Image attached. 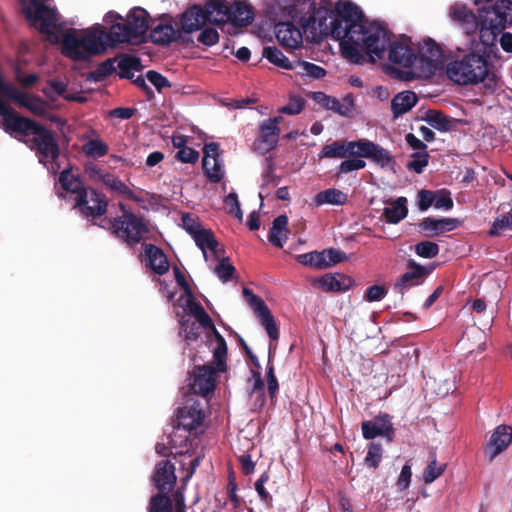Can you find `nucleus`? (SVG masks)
Here are the masks:
<instances>
[{"label": "nucleus", "instance_id": "1", "mask_svg": "<svg viewBox=\"0 0 512 512\" xmlns=\"http://www.w3.org/2000/svg\"><path fill=\"white\" fill-rule=\"evenodd\" d=\"M149 18L145 9L134 7L127 14L126 22L112 24L109 31L101 24H95L83 32L68 29L62 35L61 53L73 61H87L103 54L108 46L138 44L149 29Z\"/></svg>", "mask_w": 512, "mask_h": 512}, {"label": "nucleus", "instance_id": "2", "mask_svg": "<svg viewBox=\"0 0 512 512\" xmlns=\"http://www.w3.org/2000/svg\"><path fill=\"white\" fill-rule=\"evenodd\" d=\"M392 33L378 22H366L349 40L340 42L343 57L354 64H362L366 56L371 63L383 60L391 42Z\"/></svg>", "mask_w": 512, "mask_h": 512}, {"label": "nucleus", "instance_id": "3", "mask_svg": "<svg viewBox=\"0 0 512 512\" xmlns=\"http://www.w3.org/2000/svg\"><path fill=\"white\" fill-rule=\"evenodd\" d=\"M446 75L449 80L460 86L481 83L489 93H493L498 85L493 64L485 51H469L452 59L446 65Z\"/></svg>", "mask_w": 512, "mask_h": 512}, {"label": "nucleus", "instance_id": "4", "mask_svg": "<svg viewBox=\"0 0 512 512\" xmlns=\"http://www.w3.org/2000/svg\"><path fill=\"white\" fill-rule=\"evenodd\" d=\"M367 22L361 9L349 0H339L334 6L332 19V38L349 40Z\"/></svg>", "mask_w": 512, "mask_h": 512}, {"label": "nucleus", "instance_id": "5", "mask_svg": "<svg viewBox=\"0 0 512 512\" xmlns=\"http://www.w3.org/2000/svg\"><path fill=\"white\" fill-rule=\"evenodd\" d=\"M311 14L302 23V28L307 37L313 42H319L324 36H332V19L334 18V6L331 0H321L319 7L310 3Z\"/></svg>", "mask_w": 512, "mask_h": 512}, {"label": "nucleus", "instance_id": "6", "mask_svg": "<svg viewBox=\"0 0 512 512\" xmlns=\"http://www.w3.org/2000/svg\"><path fill=\"white\" fill-rule=\"evenodd\" d=\"M110 224L113 235L130 247L139 244L149 232L143 218L130 211H124V215L114 218Z\"/></svg>", "mask_w": 512, "mask_h": 512}, {"label": "nucleus", "instance_id": "7", "mask_svg": "<svg viewBox=\"0 0 512 512\" xmlns=\"http://www.w3.org/2000/svg\"><path fill=\"white\" fill-rule=\"evenodd\" d=\"M49 0H21L23 13L30 24L38 28L39 32L53 35L52 29L56 28L58 12L45 3Z\"/></svg>", "mask_w": 512, "mask_h": 512}, {"label": "nucleus", "instance_id": "8", "mask_svg": "<svg viewBox=\"0 0 512 512\" xmlns=\"http://www.w3.org/2000/svg\"><path fill=\"white\" fill-rule=\"evenodd\" d=\"M416 56L417 64L423 68L422 72L425 75L434 74L443 66L442 48L431 38L423 42Z\"/></svg>", "mask_w": 512, "mask_h": 512}, {"label": "nucleus", "instance_id": "9", "mask_svg": "<svg viewBox=\"0 0 512 512\" xmlns=\"http://www.w3.org/2000/svg\"><path fill=\"white\" fill-rule=\"evenodd\" d=\"M119 77L122 79L132 80L133 84L140 88L151 99L154 96L153 90L147 85L143 76L134 79L133 71L140 72L144 66L139 57L131 54H122L118 61Z\"/></svg>", "mask_w": 512, "mask_h": 512}, {"label": "nucleus", "instance_id": "10", "mask_svg": "<svg viewBox=\"0 0 512 512\" xmlns=\"http://www.w3.org/2000/svg\"><path fill=\"white\" fill-rule=\"evenodd\" d=\"M407 267L408 271L402 274L393 285V290L399 294L401 298L404 297L409 289L423 283L433 270L432 266H423L416 263L414 260H409Z\"/></svg>", "mask_w": 512, "mask_h": 512}, {"label": "nucleus", "instance_id": "11", "mask_svg": "<svg viewBox=\"0 0 512 512\" xmlns=\"http://www.w3.org/2000/svg\"><path fill=\"white\" fill-rule=\"evenodd\" d=\"M282 121V116H276L264 120L259 125V135L255 145H258V149H261L263 153L269 152L276 147L281 132L279 124Z\"/></svg>", "mask_w": 512, "mask_h": 512}, {"label": "nucleus", "instance_id": "12", "mask_svg": "<svg viewBox=\"0 0 512 512\" xmlns=\"http://www.w3.org/2000/svg\"><path fill=\"white\" fill-rule=\"evenodd\" d=\"M361 429L363 437L367 440L382 436L391 442L395 433L391 417L386 413L377 415L372 421H363L361 423Z\"/></svg>", "mask_w": 512, "mask_h": 512}, {"label": "nucleus", "instance_id": "13", "mask_svg": "<svg viewBox=\"0 0 512 512\" xmlns=\"http://www.w3.org/2000/svg\"><path fill=\"white\" fill-rule=\"evenodd\" d=\"M217 372L213 365L196 366L193 371V382L191 383L193 393L204 397L212 393L216 386Z\"/></svg>", "mask_w": 512, "mask_h": 512}, {"label": "nucleus", "instance_id": "14", "mask_svg": "<svg viewBox=\"0 0 512 512\" xmlns=\"http://www.w3.org/2000/svg\"><path fill=\"white\" fill-rule=\"evenodd\" d=\"M152 481L158 491L171 492L177 482L175 466L169 460H161L155 466Z\"/></svg>", "mask_w": 512, "mask_h": 512}, {"label": "nucleus", "instance_id": "15", "mask_svg": "<svg viewBox=\"0 0 512 512\" xmlns=\"http://www.w3.org/2000/svg\"><path fill=\"white\" fill-rule=\"evenodd\" d=\"M275 34L280 45L288 51L299 48L303 41L301 30L289 21L275 23Z\"/></svg>", "mask_w": 512, "mask_h": 512}, {"label": "nucleus", "instance_id": "16", "mask_svg": "<svg viewBox=\"0 0 512 512\" xmlns=\"http://www.w3.org/2000/svg\"><path fill=\"white\" fill-rule=\"evenodd\" d=\"M207 23V14L201 5L188 7L179 17V30L182 35L200 30Z\"/></svg>", "mask_w": 512, "mask_h": 512}, {"label": "nucleus", "instance_id": "17", "mask_svg": "<svg viewBox=\"0 0 512 512\" xmlns=\"http://www.w3.org/2000/svg\"><path fill=\"white\" fill-rule=\"evenodd\" d=\"M511 442L512 428L507 425H499L496 427L485 447V453L488 456V461L492 462L494 458L502 453Z\"/></svg>", "mask_w": 512, "mask_h": 512}, {"label": "nucleus", "instance_id": "18", "mask_svg": "<svg viewBox=\"0 0 512 512\" xmlns=\"http://www.w3.org/2000/svg\"><path fill=\"white\" fill-rule=\"evenodd\" d=\"M58 182L64 191L76 194V205L85 203L84 200L87 196L88 189L84 186L80 176L72 173L71 167L65 168L60 172Z\"/></svg>", "mask_w": 512, "mask_h": 512}, {"label": "nucleus", "instance_id": "19", "mask_svg": "<svg viewBox=\"0 0 512 512\" xmlns=\"http://www.w3.org/2000/svg\"><path fill=\"white\" fill-rule=\"evenodd\" d=\"M483 10L485 15L496 23L494 27L505 30L508 26H512L511 0H496L490 7Z\"/></svg>", "mask_w": 512, "mask_h": 512}, {"label": "nucleus", "instance_id": "20", "mask_svg": "<svg viewBox=\"0 0 512 512\" xmlns=\"http://www.w3.org/2000/svg\"><path fill=\"white\" fill-rule=\"evenodd\" d=\"M265 13L271 21L277 23L288 18L295 19L298 10L293 0H269L266 3Z\"/></svg>", "mask_w": 512, "mask_h": 512}, {"label": "nucleus", "instance_id": "21", "mask_svg": "<svg viewBox=\"0 0 512 512\" xmlns=\"http://www.w3.org/2000/svg\"><path fill=\"white\" fill-rule=\"evenodd\" d=\"M388 47V59L392 63L401 65L405 68L417 66V56L407 43L391 41Z\"/></svg>", "mask_w": 512, "mask_h": 512}, {"label": "nucleus", "instance_id": "22", "mask_svg": "<svg viewBox=\"0 0 512 512\" xmlns=\"http://www.w3.org/2000/svg\"><path fill=\"white\" fill-rule=\"evenodd\" d=\"M85 203L76 205L80 212L86 217H99L107 212L108 202L104 194L97 192L95 189H90L87 192Z\"/></svg>", "mask_w": 512, "mask_h": 512}, {"label": "nucleus", "instance_id": "23", "mask_svg": "<svg viewBox=\"0 0 512 512\" xmlns=\"http://www.w3.org/2000/svg\"><path fill=\"white\" fill-rule=\"evenodd\" d=\"M314 283L324 292H345L353 286L354 280L342 273H327Z\"/></svg>", "mask_w": 512, "mask_h": 512}, {"label": "nucleus", "instance_id": "24", "mask_svg": "<svg viewBox=\"0 0 512 512\" xmlns=\"http://www.w3.org/2000/svg\"><path fill=\"white\" fill-rule=\"evenodd\" d=\"M151 41L160 46H168L172 42H186L182 31L175 29L172 24L159 23L150 31Z\"/></svg>", "mask_w": 512, "mask_h": 512}, {"label": "nucleus", "instance_id": "25", "mask_svg": "<svg viewBox=\"0 0 512 512\" xmlns=\"http://www.w3.org/2000/svg\"><path fill=\"white\" fill-rule=\"evenodd\" d=\"M144 255L147 266L157 275H164L169 271V262L167 256L161 248L148 243L143 244Z\"/></svg>", "mask_w": 512, "mask_h": 512}, {"label": "nucleus", "instance_id": "26", "mask_svg": "<svg viewBox=\"0 0 512 512\" xmlns=\"http://www.w3.org/2000/svg\"><path fill=\"white\" fill-rule=\"evenodd\" d=\"M460 224L461 221L457 218L436 219L433 217H426L419 223V227L427 233V236H435L443 232L452 231L459 227Z\"/></svg>", "mask_w": 512, "mask_h": 512}, {"label": "nucleus", "instance_id": "27", "mask_svg": "<svg viewBox=\"0 0 512 512\" xmlns=\"http://www.w3.org/2000/svg\"><path fill=\"white\" fill-rule=\"evenodd\" d=\"M207 14V22L223 25L228 23L230 15V6L226 0H208L203 7Z\"/></svg>", "mask_w": 512, "mask_h": 512}, {"label": "nucleus", "instance_id": "28", "mask_svg": "<svg viewBox=\"0 0 512 512\" xmlns=\"http://www.w3.org/2000/svg\"><path fill=\"white\" fill-rule=\"evenodd\" d=\"M229 21L236 27H246L254 20L253 7L246 1H235L230 6Z\"/></svg>", "mask_w": 512, "mask_h": 512}, {"label": "nucleus", "instance_id": "29", "mask_svg": "<svg viewBox=\"0 0 512 512\" xmlns=\"http://www.w3.org/2000/svg\"><path fill=\"white\" fill-rule=\"evenodd\" d=\"M418 98L413 91H403L396 94L391 101V111L394 119L410 111L416 104Z\"/></svg>", "mask_w": 512, "mask_h": 512}, {"label": "nucleus", "instance_id": "30", "mask_svg": "<svg viewBox=\"0 0 512 512\" xmlns=\"http://www.w3.org/2000/svg\"><path fill=\"white\" fill-rule=\"evenodd\" d=\"M187 296L185 310L195 317L197 322L206 330L214 329L215 325L211 317L207 314L203 306L195 301L193 292L185 294Z\"/></svg>", "mask_w": 512, "mask_h": 512}, {"label": "nucleus", "instance_id": "31", "mask_svg": "<svg viewBox=\"0 0 512 512\" xmlns=\"http://www.w3.org/2000/svg\"><path fill=\"white\" fill-rule=\"evenodd\" d=\"M253 312L258 318L260 324L265 328L270 341H277L279 339V329L267 304L264 303L253 310Z\"/></svg>", "mask_w": 512, "mask_h": 512}, {"label": "nucleus", "instance_id": "32", "mask_svg": "<svg viewBox=\"0 0 512 512\" xmlns=\"http://www.w3.org/2000/svg\"><path fill=\"white\" fill-rule=\"evenodd\" d=\"M212 332L216 347L213 350V362H214V368L217 369L218 372H225L227 369V343L225 338L219 333V331L214 327V329H210Z\"/></svg>", "mask_w": 512, "mask_h": 512}, {"label": "nucleus", "instance_id": "33", "mask_svg": "<svg viewBox=\"0 0 512 512\" xmlns=\"http://www.w3.org/2000/svg\"><path fill=\"white\" fill-rule=\"evenodd\" d=\"M170 492L158 491L155 495H152L147 511L148 512H175V501L173 495H169ZM174 494V492L172 493Z\"/></svg>", "mask_w": 512, "mask_h": 512}, {"label": "nucleus", "instance_id": "34", "mask_svg": "<svg viewBox=\"0 0 512 512\" xmlns=\"http://www.w3.org/2000/svg\"><path fill=\"white\" fill-rule=\"evenodd\" d=\"M426 122L434 129L440 132L451 131L455 124L456 119L445 115L439 110H428L425 117Z\"/></svg>", "mask_w": 512, "mask_h": 512}, {"label": "nucleus", "instance_id": "35", "mask_svg": "<svg viewBox=\"0 0 512 512\" xmlns=\"http://www.w3.org/2000/svg\"><path fill=\"white\" fill-rule=\"evenodd\" d=\"M408 214L407 199L405 197L397 198L390 207L383 210V217L387 223L397 224Z\"/></svg>", "mask_w": 512, "mask_h": 512}, {"label": "nucleus", "instance_id": "36", "mask_svg": "<svg viewBox=\"0 0 512 512\" xmlns=\"http://www.w3.org/2000/svg\"><path fill=\"white\" fill-rule=\"evenodd\" d=\"M347 195L339 189L329 188L317 193L313 198L315 206L324 204L343 205L347 202Z\"/></svg>", "mask_w": 512, "mask_h": 512}, {"label": "nucleus", "instance_id": "37", "mask_svg": "<svg viewBox=\"0 0 512 512\" xmlns=\"http://www.w3.org/2000/svg\"><path fill=\"white\" fill-rule=\"evenodd\" d=\"M192 238L195 241L198 248L202 250L205 257L207 249L217 254V248L219 243L215 238L214 233L210 229L202 228Z\"/></svg>", "mask_w": 512, "mask_h": 512}, {"label": "nucleus", "instance_id": "38", "mask_svg": "<svg viewBox=\"0 0 512 512\" xmlns=\"http://www.w3.org/2000/svg\"><path fill=\"white\" fill-rule=\"evenodd\" d=\"M262 56L275 66L288 70L294 69V64L276 46H265Z\"/></svg>", "mask_w": 512, "mask_h": 512}, {"label": "nucleus", "instance_id": "39", "mask_svg": "<svg viewBox=\"0 0 512 512\" xmlns=\"http://www.w3.org/2000/svg\"><path fill=\"white\" fill-rule=\"evenodd\" d=\"M495 25L496 23H494V21H492L488 16H482V24L478 31L480 41L483 44L489 45L490 43H493L494 40L497 38L498 34H500L504 30L494 27Z\"/></svg>", "mask_w": 512, "mask_h": 512}, {"label": "nucleus", "instance_id": "40", "mask_svg": "<svg viewBox=\"0 0 512 512\" xmlns=\"http://www.w3.org/2000/svg\"><path fill=\"white\" fill-rule=\"evenodd\" d=\"M348 141L337 140L323 146L319 153L320 158H347L349 157Z\"/></svg>", "mask_w": 512, "mask_h": 512}, {"label": "nucleus", "instance_id": "41", "mask_svg": "<svg viewBox=\"0 0 512 512\" xmlns=\"http://www.w3.org/2000/svg\"><path fill=\"white\" fill-rule=\"evenodd\" d=\"M369 159L380 165L382 168L387 167L394 170L396 165V161L391 153L376 143L373 144Z\"/></svg>", "mask_w": 512, "mask_h": 512}, {"label": "nucleus", "instance_id": "42", "mask_svg": "<svg viewBox=\"0 0 512 512\" xmlns=\"http://www.w3.org/2000/svg\"><path fill=\"white\" fill-rule=\"evenodd\" d=\"M116 59L117 58H108L107 60L101 62L94 71L89 72L87 79L95 82H101L105 80L108 76L116 71L114 66Z\"/></svg>", "mask_w": 512, "mask_h": 512}, {"label": "nucleus", "instance_id": "43", "mask_svg": "<svg viewBox=\"0 0 512 512\" xmlns=\"http://www.w3.org/2000/svg\"><path fill=\"white\" fill-rule=\"evenodd\" d=\"M374 142L367 139H359L357 141H348L349 157L368 158Z\"/></svg>", "mask_w": 512, "mask_h": 512}, {"label": "nucleus", "instance_id": "44", "mask_svg": "<svg viewBox=\"0 0 512 512\" xmlns=\"http://www.w3.org/2000/svg\"><path fill=\"white\" fill-rule=\"evenodd\" d=\"M181 333L184 334V340L189 345L192 342H195L200 337V324L196 321H191L190 319L182 318L179 321Z\"/></svg>", "mask_w": 512, "mask_h": 512}, {"label": "nucleus", "instance_id": "45", "mask_svg": "<svg viewBox=\"0 0 512 512\" xmlns=\"http://www.w3.org/2000/svg\"><path fill=\"white\" fill-rule=\"evenodd\" d=\"M293 70H297L300 75L309 76L313 79H321L326 75V70L323 67L307 61H297Z\"/></svg>", "mask_w": 512, "mask_h": 512}, {"label": "nucleus", "instance_id": "46", "mask_svg": "<svg viewBox=\"0 0 512 512\" xmlns=\"http://www.w3.org/2000/svg\"><path fill=\"white\" fill-rule=\"evenodd\" d=\"M103 184L111 190L126 196L129 199L136 200L134 192L119 178L115 177L111 173H107Z\"/></svg>", "mask_w": 512, "mask_h": 512}, {"label": "nucleus", "instance_id": "47", "mask_svg": "<svg viewBox=\"0 0 512 512\" xmlns=\"http://www.w3.org/2000/svg\"><path fill=\"white\" fill-rule=\"evenodd\" d=\"M82 150L84 154L88 157L92 158H100L105 156L108 151V145L103 142L101 139H91L87 141L83 146Z\"/></svg>", "mask_w": 512, "mask_h": 512}, {"label": "nucleus", "instance_id": "48", "mask_svg": "<svg viewBox=\"0 0 512 512\" xmlns=\"http://www.w3.org/2000/svg\"><path fill=\"white\" fill-rule=\"evenodd\" d=\"M296 260L298 263L314 267L317 269H325V263L323 262V256L321 252L312 251L304 254H299L296 256Z\"/></svg>", "mask_w": 512, "mask_h": 512}, {"label": "nucleus", "instance_id": "49", "mask_svg": "<svg viewBox=\"0 0 512 512\" xmlns=\"http://www.w3.org/2000/svg\"><path fill=\"white\" fill-rule=\"evenodd\" d=\"M383 449L380 443L371 442L368 445L367 455L364 459V463L367 467L376 469L382 459Z\"/></svg>", "mask_w": 512, "mask_h": 512}, {"label": "nucleus", "instance_id": "50", "mask_svg": "<svg viewBox=\"0 0 512 512\" xmlns=\"http://www.w3.org/2000/svg\"><path fill=\"white\" fill-rule=\"evenodd\" d=\"M1 93L3 96L17 102L20 106L25 108H27V106L30 104V101L32 100V97L28 96L26 93L20 92L11 84L4 86V90Z\"/></svg>", "mask_w": 512, "mask_h": 512}, {"label": "nucleus", "instance_id": "51", "mask_svg": "<svg viewBox=\"0 0 512 512\" xmlns=\"http://www.w3.org/2000/svg\"><path fill=\"white\" fill-rule=\"evenodd\" d=\"M439 251V245L432 241H421L415 245V253L422 258H434Z\"/></svg>", "mask_w": 512, "mask_h": 512}, {"label": "nucleus", "instance_id": "52", "mask_svg": "<svg viewBox=\"0 0 512 512\" xmlns=\"http://www.w3.org/2000/svg\"><path fill=\"white\" fill-rule=\"evenodd\" d=\"M473 11L464 4H454L450 7L449 16L460 25L468 19H472Z\"/></svg>", "mask_w": 512, "mask_h": 512}, {"label": "nucleus", "instance_id": "53", "mask_svg": "<svg viewBox=\"0 0 512 512\" xmlns=\"http://www.w3.org/2000/svg\"><path fill=\"white\" fill-rule=\"evenodd\" d=\"M203 170L211 183H218L224 177L223 165L220 159L211 160V164Z\"/></svg>", "mask_w": 512, "mask_h": 512}, {"label": "nucleus", "instance_id": "54", "mask_svg": "<svg viewBox=\"0 0 512 512\" xmlns=\"http://www.w3.org/2000/svg\"><path fill=\"white\" fill-rule=\"evenodd\" d=\"M445 469L446 464L438 465L436 459H433L423 471L424 482L432 483L444 473Z\"/></svg>", "mask_w": 512, "mask_h": 512}, {"label": "nucleus", "instance_id": "55", "mask_svg": "<svg viewBox=\"0 0 512 512\" xmlns=\"http://www.w3.org/2000/svg\"><path fill=\"white\" fill-rule=\"evenodd\" d=\"M505 229H512V210L509 213L502 214L495 219L489 234L491 236H496Z\"/></svg>", "mask_w": 512, "mask_h": 512}, {"label": "nucleus", "instance_id": "56", "mask_svg": "<svg viewBox=\"0 0 512 512\" xmlns=\"http://www.w3.org/2000/svg\"><path fill=\"white\" fill-rule=\"evenodd\" d=\"M323 256V262L325 263V268L331 267L337 263L343 262L347 259L346 253L339 249H326L321 251Z\"/></svg>", "mask_w": 512, "mask_h": 512}, {"label": "nucleus", "instance_id": "57", "mask_svg": "<svg viewBox=\"0 0 512 512\" xmlns=\"http://www.w3.org/2000/svg\"><path fill=\"white\" fill-rule=\"evenodd\" d=\"M305 107V100L297 95L290 96L287 105L279 109V112L287 115H297Z\"/></svg>", "mask_w": 512, "mask_h": 512}, {"label": "nucleus", "instance_id": "58", "mask_svg": "<svg viewBox=\"0 0 512 512\" xmlns=\"http://www.w3.org/2000/svg\"><path fill=\"white\" fill-rule=\"evenodd\" d=\"M413 160L407 164V168L409 170L414 171L417 174L423 172L424 168L428 165L429 162V154L427 151L424 152H415L413 155Z\"/></svg>", "mask_w": 512, "mask_h": 512}, {"label": "nucleus", "instance_id": "59", "mask_svg": "<svg viewBox=\"0 0 512 512\" xmlns=\"http://www.w3.org/2000/svg\"><path fill=\"white\" fill-rule=\"evenodd\" d=\"M434 207L436 209L451 210L454 206L451 192L447 189H440L435 191Z\"/></svg>", "mask_w": 512, "mask_h": 512}, {"label": "nucleus", "instance_id": "60", "mask_svg": "<svg viewBox=\"0 0 512 512\" xmlns=\"http://www.w3.org/2000/svg\"><path fill=\"white\" fill-rule=\"evenodd\" d=\"M235 271V267L228 262V258H223L215 267V273L224 283L232 279Z\"/></svg>", "mask_w": 512, "mask_h": 512}, {"label": "nucleus", "instance_id": "61", "mask_svg": "<svg viewBox=\"0 0 512 512\" xmlns=\"http://www.w3.org/2000/svg\"><path fill=\"white\" fill-rule=\"evenodd\" d=\"M145 78L156 88L158 92H162L164 88L171 87V83L168 79L155 70L147 71Z\"/></svg>", "mask_w": 512, "mask_h": 512}, {"label": "nucleus", "instance_id": "62", "mask_svg": "<svg viewBox=\"0 0 512 512\" xmlns=\"http://www.w3.org/2000/svg\"><path fill=\"white\" fill-rule=\"evenodd\" d=\"M224 203H225L226 207L228 208L227 212L229 214L233 215L239 221H242L243 213L240 208V203H239L237 194L235 192L229 193L224 198Z\"/></svg>", "mask_w": 512, "mask_h": 512}, {"label": "nucleus", "instance_id": "63", "mask_svg": "<svg viewBox=\"0 0 512 512\" xmlns=\"http://www.w3.org/2000/svg\"><path fill=\"white\" fill-rule=\"evenodd\" d=\"M435 191L422 189L417 194V205L420 211L428 210L435 201Z\"/></svg>", "mask_w": 512, "mask_h": 512}, {"label": "nucleus", "instance_id": "64", "mask_svg": "<svg viewBox=\"0 0 512 512\" xmlns=\"http://www.w3.org/2000/svg\"><path fill=\"white\" fill-rule=\"evenodd\" d=\"M202 423H203L202 421H196V419H193L191 416L187 415L181 409L178 410V415H177L178 427H182L183 429L191 432L193 430H196L199 426H201Z\"/></svg>", "mask_w": 512, "mask_h": 512}]
</instances>
